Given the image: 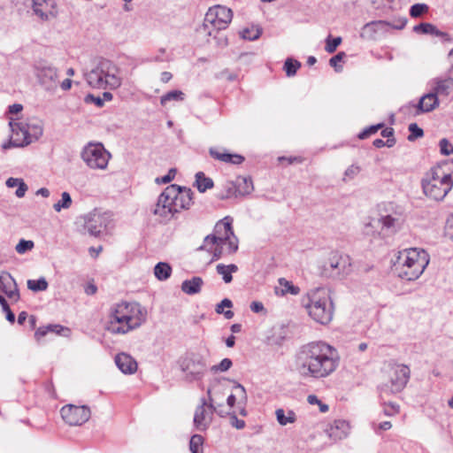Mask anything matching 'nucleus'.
Here are the masks:
<instances>
[{
	"label": "nucleus",
	"mask_w": 453,
	"mask_h": 453,
	"mask_svg": "<svg viewBox=\"0 0 453 453\" xmlns=\"http://www.w3.org/2000/svg\"><path fill=\"white\" fill-rule=\"evenodd\" d=\"M349 424L343 419L334 420L327 428L328 436L334 441L345 439L349 434Z\"/></svg>",
	"instance_id": "aec40b11"
},
{
	"label": "nucleus",
	"mask_w": 453,
	"mask_h": 453,
	"mask_svg": "<svg viewBox=\"0 0 453 453\" xmlns=\"http://www.w3.org/2000/svg\"><path fill=\"white\" fill-rule=\"evenodd\" d=\"M341 37H335L333 39H330V37H328V39L326 40V50L328 53H334L336 50L337 47L341 44Z\"/></svg>",
	"instance_id": "603ef678"
},
{
	"label": "nucleus",
	"mask_w": 453,
	"mask_h": 453,
	"mask_svg": "<svg viewBox=\"0 0 453 453\" xmlns=\"http://www.w3.org/2000/svg\"><path fill=\"white\" fill-rule=\"evenodd\" d=\"M170 187L165 188V190L158 196L157 202L152 210V213L156 216L162 218V221L166 222L168 213H170Z\"/></svg>",
	"instance_id": "4be33fe9"
},
{
	"label": "nucleus",
	"mask_w": 453,
	"mask_h": 453,
	"mask_svg": "<svg viewBox=\"0 0 453 453\" xmlns=\"http://www.w3.org/2000/svg\"><path fill=\"white\" fill-rule=\"evenodd\" d=\"M85 102L86 103H93L97 107H103L104 106V100H103V98L101 96H95L92 94H88V95L86 96Z\"/></svg>",
	"instance_id": "0e129e2a"
},
{
	"label": "nucleus",
	"mask_w": 453,
	"mask_h": 453,
	"mask_svg": "<svg viewBox=\"0 0 453 453\" xmlns=\"http://www.w3.org/2000/svg\"><path fill=\"white\" fill-rule=\"evenodd\" d=\"M360 173V167L358 165H351L349 166L345 173L343 180H352Z\"/></svg>",
	"instance_id": "5fc2aeb1"
},
{
	"label": "nucleus",
	"mask_w": 453,
	"mask_h": 453,
	"mask_svg": "<svg viewBox=\"0 0 453 453\" xmlns=\"http://www.w3.org/2000/svg\"><path fill=\"white\" fill-rule=\"evenodd\" d=\"M10 127L14 134H22V142L25 146L38 140L43 132L42 122L39 120H34L29 123L12 120L10 121Z\"/></svg>",
	"instance_id": "9b49d317"
},
{
	"label": "nucleus",
	"mask_w": 453,
	"mask_h": 453,
	"mask_svg": "<svg viewBox=\"0 0 453 453\" xmlns=\"http://www.w3.org/2000/svg\"><path fill=\"white\" fill-rule=\"evenodd\" d=\"M232 306H233L232 301L228 298H225L219 303L217 304L215 311L218 314H222L225 307L232 308Z\"/></svg>",
	"instance_id": "e2e57ef3"
},
{
	"label": "nucleus",
	"mask_w": 453,
	"mask_h": 453,
	"mask_svg": "<svg viewBox=\"0 0 453 453\" xmlns=\"http://www.w3.org/2000/svg\"><path fill=\"white\" fill-rule=\"evenodd\" d=\"M219 239V238L216 237V234H208L207 236H205V238L203 240L204 244L201 245L197 250H206L205 244H211V245L220 244Z\"/></svg>",
	"instance_id": "bf43d9fd"
},
{
	"label": "nucleus",
	"mask_w": 453,
	"mask_h": 453,
	"mask_svg": "<svg viewBox=\"0 0 453 453\" xmlns=\"http://www.w3.org/2000/svg\"><path fill=\"white\" fill-rule=\"evenodd\" d=\"M344 57V52H338L335 56L330 58L329 65L333 66L336 72H341L342 70V66L339 65L338 63H340Z\"/></svg>",
	"instance_id": "3c124183"
},
{
	"label": "nucleus",
	"mask_w": 453,
	"mask_h": 453,
	"mask_svg": "<svg viewBox=\"0 0 453 453\" xmlns=\"http://www.w3.org/2000/svg\"><path fill=\"white\" fill-rule=\"evenodd\" d=\"M238 271V266L234 264L224 265L219 264L216 266V272L218 274L222 276V280L225 283H230L233 280V273Z\"/></svg>",
	"instance_id": "c756f323"
},
{
	"label": "nucleus",
	"mask_w": 453,
	"mask_h": 453,
	"mask_svg": "<svg viewBox=\"0 0 453 453\" xmlns=\"http://www.w3.org/2000/svg\"><path fill=\"white\" fill-rule=\"evenodd\" d=\"M127 311V320L123 326H119V327H113V334H127L131 330H134L142 326V324L146 320L147 311L144 308L141 306L140 303L135 302L128 303Z\"/></svg>",
	"instance_id": "f8f14e48"
},
{
	"label": "nucleus",
	"mask_w": 453,
	"mask_h": 453,
	"mask_svg": "<svg viewBox=\"0 0 453 453\" xmlns=\"http://www.w3.org/2000/svg\"><path fill=\"white\" fill-rule=\"evenodd\" d=\"M155 276L159 280H165L170 277V265L165 262H159L154 268Z\"/></svg>",
	"instance_id": "c9c22d12"
},
{
	"label": "nucleus",
	"mask_w": 453,
	"mask_h": 453,
	"mask_svg": "<svg viewBox=\"0 0 453 453\" xmlns=\"http://www.w3.org/2000/svg\"><path fill=\"white\" fill-rule=\"evenodd\" d=\"M386 20H375L366 23L361 30L360 36L365 40H375L380 31H388Z\"/></svg>",
	"instance_id": "b1692460"
},
{
	"label": "nucleus",
	"mask_w": 453,
	"mask_h": 453,
	"mask_svg": "<svg viewBox=\"0 0 453 453\" xmlns=\"http://www.w3.org/2000/svg\"><path fill=\"white\" fill-rule=\"evenodd\" d=\"M424 194L435 201H441L453 187V159L432 167L421 181Z\"/></svg>",
	"instance_id": "f03ea898"
},
{
	"label": "nucleus",
	"mask_w": 453,
	"mask_h": 453,
	"mask_svg": "<svg viewBox=\"0 0 453 453\" xmlns=\"http://www.w3.org/2000/svg\"><path fill=\"white\" fill-rule=\"evenodd\" d=\"M35 244L33 241L20 240L19 243L16 245V251L19 254H24L28 250H31L34 248Z\"/></svg>",
	"instance_id": "a18cd8bd"
},
{
	"label": "nucleus",
	"mask_w": 453,
	"mask_h": 453,
	"mask_svg": "<svg viewBox=\"0 0 453 453\" xmlns=\"http://www.w3.org/2000/svg\"><path fill=\"white\" fill-rule=\"evenodd\" d=\"M276 419L280 426H287L288 424H293L296 420V413L289 410L287 414L283 409H277L275 411Z\"/></svg>",
	"instance_id": "2f4dec72"
},
{
	"label": "nucleus",
	"mask_w": 453,
	"mask_h": 453,
	"mask_svg": "<svg viewBox=\"0 0 453 453\" xmlns=\"http://www.w3.org/2000/svg\"><path fill=\"white\" fill-rule=\"evenodd\" d=\"M433 90L437 96H448L453 92V78L447 75L445 77H437L433 80Z\"/></svg>",
	"instance_id": "bb28decb"
},
{
	"label": "nucleus",
	"mask_w": 453,
	"mask_h": 453,
	"mask_svg": "<svg viewBox=\"0 0 453 453\" xmlns=\"http://www.w3.org/2000/svg\"><path fill=\"white\" fill-rule=\"evenodd\" d=\"M118 368L126 374H132L137 370L136 361L128 354L119 353L115 357Z\"/></svg>",
	"instance_id": "a878e982"
},
{
	"label": "nucleus",
	"mask_w": 453,
	"mask_h": 453,
	"mask_svg": "<svg viewBox=\"0 0 453 453\" xmlns=\"http://www.w3.org/2000/svg\"><path fill=\"white\" fill-rule=\"evenodd\" d=\"M309 303L305 305L310 317L316 322L326 325L334 314V307L327 291L318 288L308 293Z\"/></svg>",
	"instance_id": "39448f33"
},
{
	"label": "nucleus",
	"mask_w": 453,
	"mask_h": 453,
	"mask_svg": "<svg viewBox=\"0 0 453 453\" xmlns=\"http://www.w3.org/2000/svg\"><path fill=\"white\" fill-rule=\"evenodd\" d=\"M233 365L232 360L230 358H224L219 365H213L211 370L213 372H226Z\"/></svg>",
	"instance_id": "49530a36"
},
{
	"label": "nucleus",
	"mask_w": 453,
	"mask_h": 453,
	"mask_svg": "<svg viewBox=\"0 0 453 453\" xmlns=\"http://www.w3.org/2000/svg\"><path fill=\"white\" fill-rule=\"evenodd\" d=\"M279 287H275V294L277 296H284L288 294L292 296H297L300 293V288L294 285L292 281L288 280L285 278H280L278 280Z\"/></svg>",
	"instance_id": "cd10ccee"
},
{
	"label": "nucleus",
	"mask_w": 453,
	"mask_h": 453,
	"mask_svg": "<svg viewBox=\"0 0 453 453\" xmlns=\"http://www.w3.org/2000/svg\"><path fill=\"white\" fill-rule=\"evenodd\" d=\"M88 84L93 88L115 89L121 85L118 66L111 60L101 58L85 73Z\"/></svg>",
	"instance_id": "20e7f679"
},
{
	"label": "nucleus",
	"mask_w": 453,
	"mask_h": 453,
	"mask_svg": "<svg viewBox=\"0 0 453 453\" xmlns=\"http://www.w3.org/2000/svg\"><path fill=\"white\" fill-rule=\"evenodd\" d=\"M383 412L386 416H393L397 414L399 412V405L393 403L385 404Z\"/></svg>",
	"instance_id": "680f3d73"
},
{
	"label": "nucleus",
	"mask_w": 453,
	"mask_h": 453,
	"mask_svg": "<svg viewBox=\"0 0 453 453\" xmlns=\"http://www.w3.org/2000/svg\"><path fill=\"white\" fill-rule=\"evenodd\" d=\"M387 28L390 27L393 29L401 30L406 26L407 19L399 18L396 19H393L392 21H387Z\"/></svg>",
	"instance_id": "864d4df0"
},
{
	"label": "nucleus",
	"mask_w": 453,
	"mask_h": 453,
	"mask_svg": "<svg viewBox=\"0 0 453 453\" xmlns=\"http://www.w3.org/2000/svg\"><path fill=\"white\" fill-rule=\"evenodd\" d=\"M0 290L11 299L17 301L19 298L17 284L10 273L0 275Z\"/></svg>",
	"instance_id": "5701e85b"
},
{
	"label": "nucleus",
	"mask_w": 453,
	"mask_h": 453,
	"mask_svg": "<svg viewBox=\"0 0 453 453\" xmlns=\"http://www.w3.org/2000/svg\"><path fill=\"white\" fill-rule=\"evenodd\" d=\"M180 365L181 370L187 373V379L189 380H201L207 368L204 358L196 354H192L183 359Z\"/></svg>",
	"instance_id": "2eb2a0df"
},
{
	"label": "nucleus",
	"mask_w": 453,
	"mask_h": 453,
	"mask_svg": "<svg viewBox=\"0 0 453 453\" xmlns=\"http://www.w3.org/2000/svg\"><path fill=\"white\" fill-rule=\"evenodd\" d=\"M338 365L335 349L323 342L305 344L296 355V369L303 377L326 378L336 370Z\"/></svg>",
	"instance_id": "f257e3e1"
},
{
	"label": "nucleus",
	"mask_w": 453,
	"mask_h": 453,
	"mask_svg": "<svg viewBox=\"0 0 453 453\" xmlns=\"http://www.w3.org/2000/svg\"><path fill=\"white\" fill-rule=\"evenodd\" d=\"M35 75L46 91H54L58 85V69L46 60H39L35 65Z\"/></svg>",
	"instance_id": "9d476101"
},
{
	"label": "nucleus",
	"mask_w": 453,
	"mask_h": 453,
	"mask_svg": "<svg viewBox=\"0 0 453 453\" xmlns=\"http://www.w3.org/2000/svg\"><path fill=\"white\" fill-rule=\"evenodd\" d=\"M440 151L442 155H451L453 154V145L449 142L448 139L443 138L439 142Z\"/></svg>",
	"instance_id": "8fccbe9b"
},
{
	"label": "nucleus",
	"mask_w": 453,
	"mask_h": 453,
	"mask_svg": "<svg viewBox=\"0 0 453 453\" xmlns=\"http://www.w3.org/2000/svg\"><path fill=\"white\" fill-rule=\"evenodd\" d=\"M25 146L23 142H18L17 141L9 140L8 142L2 144L3 150H8L12 147H22Z\"/></svg>",
	"instance_id": "774afa93"
},
{
	"label": "nucleus",
	"mask_w": 453,
	"mask_h": 453,
	"mask_svg": "<svg viewBox=\"0 0 453 453\" xmlns=\"http://www.w3.org/2000/svg\"><path fill=\"white\" fill-rule=\"evenodd\" d=\"M234 389L237 390L238 396L240 397L239 403H245L248 399L245 388L242 384L234 381Z\"/></svg>",
	"instance_id": "4d7b16f0"
},
{
	"label": "nucleus",
	"mask_w": 453,
	"mask_h": 453,
	"mask_svg": "<svg viewBox=\"0 0 453 453\" xmlns=\"http://www.w3.org/2000/svg\"><path fill=\"white\" fill-rule=\"evenodd\" d=\"M250 310L255 312L258 313L265 310L264 304L261 302L254 301L250 303Z\"/></svg>",
	"instance_id": "338daca9"
},
{
	"label": "nucleus",
	"mask_w": 453,
	"mask_h": 453,
	"mask_svg": "<svg viewBox=\"0 0 453 453\" xmlns=\"http://www.w3.org/2000/svg\"><path fill=\"white\" fill-rule=\"evenodd\" d=\"M439 99L437 94L432 90L431 92L420 97L416 107V115L430 112L439 106Z\"/></svg>",
	"instance_id": "6ab92c4d"
},
{
	"label": "nucleus",
	"mask_w": 453,
	"mask_h": 453,
	"mask_svg": "<svg viewBox=\"0 0 453 453\" xmlns=\"http://www.w3.org/2000/svg\"><path fill=\"white\" fill-rule=\"evenodd\" d=\"M48 282L43 277L38 280H27V288L34 292L44 291L48 288Z\"/></svg>",
	"instance_id": "4c0bfd02"
},
{
	"label": "nucleus",
	"mask_w": 453,
	"mask_h": 453,
	"mask_svg": "<svg viewBox=\"0 0 453 453\" xmlns=\"http://www.w3.org/2000/svg\"><path fill=\"white\" fill-rule=\"evenodd\" d=\"M413 31L418 34L432 35L435 31V26L431 23H420L413 27Z\"/></svg>",
	"instance_id": "79ce46f5"
},
{
	"label": "nucleus",
	"mask_w": 453,
	"mask_h": 453,
	"mask_svg": "<svg viewBox=\"0 0 453 453\" xmlns=\"http://www.w3.org/2000/svg\"><path fill=\"white\" fill-rule=\"evenodd\" d=\"M262 29L258 27H251L244 28L241 32L242 38L249 41H255L260 37Z\"/></svg>",
	"instance_id": "e433bc0d"
},
{
	"label": "nucleus",
	"mask_w": 453,
	"mask_h": 453,
	"mask_svg": "<svg viewBox=\"0 0 453 453\" xmlns=\"http://www.w3.org/2000/svg\"><path fill=\"white\" fill-rule=\"evenodd\" d=\"M228 246V252L230 254L235 253L238 250V238L234 234V236H229V239L223 241Z\"/></svg>",
	"instance_id": "6e6d98bb"
},
{
	"label": "nucleus",
	"mask_w": 453,
	"mask_h": 453,
	"mask_svg": "<svg viewBox=\"0 0 453 453\" xmlns=\"http://www.w3.org/2000/svg\"><path fill=\"white\" fill-rule=\"evenodd\" d=\"M83 219L84 228L90 235L95 237L99 236L111 223V214L109 212H101L98 210H94L85 215Z\"/></svg>",
	"instance_id": "4468645a"
},
{
	"label": "nucleus",
	"mask_w": 453,
	"mask_h": 453,
	"mask_svg": "<svg viewBox=\"0 0 453 453\" xmlns=\"http://www.w3.org/2000/svg\"><path fill=\"white\" fill-rule=\"evenodd\" d=\"M204 439L201 434H194L189 441V449L192 453H203Z\"/></svg>",
	"instance_id": "f704fd0d"
},
{
	"label": "nucleus",
	"mask_w": 453,
	"mask_h": 453,
	"mask_svg": "<svg viewBox=\"0 0 453 453\" xmlns=\"http://www.w3.org/2000/svg\"><path fill=\"white\" fill-rule=\"evenodd\" d=\"M128 306V302H121L114 304L111 310L110 315V322L108 326V330L112 333L113 327H119V326H123L127 320V313Z\"/></svg>",
	"instance_id": "a211bd4d"
},
{
	"label": "nucleus",
	"mask_w": 453,
	"mask_h": 453,
	"mask_svg": "<svg viewBox=\"0 0 453 453\" xmlns=\"http://www.w3.org/2000/svg\"><path fill=\"white\" fill-rule=\"evenodd\" d=\"M216 410L215 399H210V403H208L206 398L202 397L194 413L193 422L196 429L205 431L212 423L213 414Z\"/></svg>",
	"instance_id": "ddd939ff"
},
{
	"label": "nucleus",
	"mask_w": 453,
	"mask_h": 453,
	"mask_svg": "<svg viewBox=\"0 0 453 453\" xmlns=\"http://www.w3.org/2000/svg\"><path fill=\"white\" fill-rule=\"evenodd\" d=\"M427 12L428 6L426 4H415L410 9V15L413 18H417Z\"/></svg>",
	"instance_id": "c03bdc74"
},
{
	"label": "nucleus",
	"mask_w": 453,
	"mask_h": 453,
	"mask_svg": "<svg viewBox=\"0 0 453 453\" xmlns=\"http://www.w3.org/2000/svg\"><path fill=\"white\" fill-rule=\"evenodd\" d=\"M229 419L232 426L237 429H242L245 427V421L242 419H239L235 412H232L231 414H229Z\"/></svg>",
	"instance_id": "13d9d810"
},
{
	"label": "nucleus",
	"mask_w": 453,
	"mask_h": 453,
	"mask_svg": "<svg viewBox=\"0 0 453 453\" xmlns=\"http://www.w3.org/2000/svg\"><path fill=\"white\" fill-rule=\"evenodd\" d=\"M3 311L5 312L6 319L12 324L14 323L15 314L12 311L8 303L4 305Z\"/></svg>",
	"instance_id": "69168bd1"
},
{
	"label": "nucleus",
	"mask_w": 453,
	"mask_h": 453,
	"mask_svg": "<svg viewBox=\"0 0 453 453\" xmlns=\"http://www.w3.org/2000/svg\"><path fill=\"white\" fill-rule=\"evenodd\" d=\"M233 18L232 10L222 5L211 7L205 14L203 25L197 29L200 34L209 36L217 35L226 29Z\"/></svg>",
	"instance_id": "423d86ee"
},
{
	"label": "nucleus",
	"mask_w": 453,
	"mask_h": 453,
	"mask_svg": "<svg viewBox=\"0 0 453 453\" xmlns=\"http://www.w3.org/2000/svg\"><path fill=\"white\" fill-rule=\"evenodd\" d=\"M301 63L293 58H287L284 64V70L288 77L294 76L300 68Z\"/></svg>",
	"instance_id": "58836bf2"
},
{
	"label": "nucleus",
	"mask_w": 453,
	"mask_h": 453,
	"mask_svg": "<svg viewBox=\"0 0 453 453\" xmlns=\"http://www.w3.org/2000/svg\"><path fill=\"white\" fill-rule=\"evenodd\" d=\"M383 127H384L383 123H380V124H377V125L371 126V127L365 128V130H363L358 134V138L359 139H365V138L369 137L371 134H373L376 132H378V130H380Z\"/></svg>",
	"instance_id": "09e8293b"
},
{
	"label": "nucleus",
	"mask_w": 453,
	"mask_h": 453,
	"mask_svg": "<svg viewBox=\"0 0 453 453\" xmlns=\"http://www.w3.org/2000/svg\"><path fill=\"white\" fill-rule=\"evenodd\" d=\"M236 183L237 194H239V196L249 195L254 189L252 180L250 177L239 176L236 178Z\"/></svg>",
	"instance_id": "7c9ffc66"
},
{
	"label": "nucleus",
	"mask_w": 453,
	"mask_h": 453,
	"mask_svg": "<svg viewBox=\"0 0 453 453\" xmlns=\"http://www.w3.org/2000/svg\"><path fill=\"white\" fill-rule=\"evenodd\" d=\"M60 413L65 422L70 426H81L86 423L91 415L88 406H76L73 404H67L62 407Z\"/></svg>",
	"instance_id": "dca6fc26"
},
{
	"label": "nucleus",
	"mask_w": 453,
	"mask_h": 453,
	"mask_svg": "<svg viewBox=\"0 0 453 453\" xmlns=\"http://www.w3.org/2000/svg\"><path fill=\"white\" fill-rule=\"evenodd\" d=\"M372 144L376 148H382L384 146L391 148L395 144V138L388 139L386 142L383 141L382 139H375L373 141Z\"/></svg>",
	"instance_id": "052dcab7"
},
{
	"label": "nucleus",
	"mask_w": 453,
	"mask_h": 453,
	"mask_svg": "<svg viewBox=\"0 0 453 453\" xmlns=\"http://www.w3.org/2000/svg\"><path fill=\"white\" fill-rule=\"evenodd\" d=\"M410 368L405 365L390 364L388 365V383L380 386V395L397 394L407 385L410 380Z\"/></svg>",
	"instance_id": "6e6552de"
},
{
	"label": "nucleus",
	"mask_w": 453,
	"mask_h": 453,
	"mask_svg": "<svg viewBox=\"0 0 453 453\" xmlns=\"http://www.w3.org/2000/svg\"><path fill=\"white\" fill-rule=\"evenodd\" d=\"M195 184L201 193L213 188L214 185L212 179L206 177L203 172L196 173Z\"/></svg>",
	"instance_id": "473e14b6"
},
{
	"label": "nucleus",
	"mask_w": 453,
	"mask_h": 453,
	"mask_svg": "<svg viewBox=\"0 0 453 453\" xmlns=\"http://www.w3.org/2000/svg\"><path fill=\"white\" fill-rule=\"evenodd\" d=\"M111 154L101 143H89L81 152V158L92 169H105Z\"/></svg>",
	"instance_id": "1a4fd4ad"
},
{
	"label": "nucleus",
	"mask_w": 453,
	"mask_h": 453,
	"mask_svg": "<svg viewBox=\"0 0 453 453\" xmlns=\"http://www.w3.org/2000/svg\"><path fill=\"white\" fill-rule=\"evenodd\" d=\"M52 328H59V330H65V327L60 325H49L45 327H39L35 333V337L36 338V340L39 341L42 337L45 336L50 332L49 329Z\"/></svg>",
	"instance_id": "de8ad7c7"
},
{
	"label": "nucleus",
	"mask_w": 453,
	"mask_h": 453,
	"mask_svg": "<svg viewBox=\"0 0 453 453\" xmlns=\"http://www.w3.org/2000/svg\"><path fill=\"white\" fill-rule=\"evenodd\" d=\"M72 204V198L68 192H63L61 195V200L53 205L56 211L59 212L62 209H68Z\"/></svg>",
	"instance_id": "ea45409f"
},
{
	"label": "nucleus",
	"mask_w": 453,
	"mask_h": 453,
	"mask_svg": "<svg viewBox=\"0 0 453 453\" xmlns=\"http://www.w3.org/2000/svg\"><path fill=\"white\" fill-rule=\"evenodd\" d=\"M232 224L233 218L230 216H226L216 223L213 234L219 238L220 244H223V241L229 239V236H234Z\"/></svg>",
	"instance_id": "412c9836"
},
{
	"label": "nucleus",
	"mask_w": 453,
	"mask_h": 453,
	"mask_svg": "<svg viewBox=\"0 0 453 453\" xmlns=\"http://www.w3.org/2000/svg\"><path fill=\"white\" fill-rule=\"evenodd\" d=\"M203 280L201 277L195 276L190 280H186L181 284V290L189 296L196 295L201 292Z\"/></svg>",
	"instance_id": "c85d7f7f"
},
{
	"label": "nucleus",
	"mask_w": 453,
	"mask_h": 453,
	"mask_svg": "<svg viewBox=\"0 0 453 453\" xmlns=\"http://www.w3.org/2000/svg\"><path fill=\"white\" fill-rule=\"evenodd\" d=\"M6 186L8 188H14L17 186L18 189L16 190L15 195L19 198L23 197L27 190V186L22 179L11 177V178L7 179Z\"/></svg>",
	"instance_id": "72a5a7b5"
},
{
	"label": "nucleus",
	"mask_w": 453,
	"mask_h": 453,
	"mask_svg": "<svg viewBox=\"0 0 453 453\" xmlns=\"http://www.w3.org/2000/svg\"><path fill=\"white\" fill-rule=\"evenodd\" d=\"M172 193H175L172 198V217L180 210H188L192 204L193 191L186 187L172 184Z\"/></svg>",
	"instance_id": "f3484780"
},
{
	"label": "nucleus",
	"mask_w": 453,
	"mask_h": 453,
	"mask_svg": "<svg viewBox=\"0 0 453 453\" xmlns=\"http://www.w3.org/2000/svg\"><path fill=\"white\" fill-rule=\"evenodd\" d=\"M402 221L401 213L394 212L392 214L381 215L377 223L381 225L382 229L394 233L401 226Z\"/></svg>",
	"instance_id": "393cba45"
},
{
	"label": "nucleus",
	"mask_w": 453,
	"mask_h": 453,
	"mask_svg": "<svg viewBox=\"0 0 453 453\" xmlns=\"http://www.w3.org/2000/svg\"><path fill=\"white\" fill-rule=\"evenodd\" d=\"M409 132L408 141L413 142L418 138H420L424 135V131L421 127H419L416 123H411L409 125Z\"/></svg>",
	"instance_id": "a19ab883"
},
{
	"label": "nucleus",
	"mask_w": 453,
	"mask_h": 453,
	"mask_svg": "<svg viewBox=\"0 0 453 453\" xmlns=\"http://www.w3.org/2000/svg\"><path fill=\"white\" fill-rule=\"evenodd\" d=\"M226 194L221 196V199H226L230 197H237L239 196V194H237V183L236 180L234 181H229L226 185Z\"/></svg>",
	"instance_id": "37998d69"
},
{
	"label": "nucleus",
	"mask_w": 453,
	"mask_h": 453,
	"mask_svg": "<svg viewBox=\"0 0 453 453\" xmlns=\"http://www.w3.org/2000/svg\"><path fill=\"white\" fill-rule=\"evenodd\" d=\"M352 272V262L349 255L339 251L330 253L326 261L319 266L321 277L342 280Z\"/></svg>",
	"instance_id": "0eeeda50"
},
{
	"label": "nucleus",
	"mask_w": 453,
	"mask_h": 453,
	"mask_svg": "<svg viewBox=\"0 0 453 453\" xmlns=\"http://www.w3.org/2000/svg\"><path fill=\"white\" fill-rule=\"evenodd\" d=\"M428 263V254L422 249L413 248L399 251L394 267L400 278L414 280L423 273Z\"/></svg>",
	"instance_id": "7ed1b4c3"
}]
</instances>
